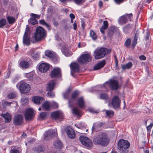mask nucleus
<instances>
[{
    "mask_svg": "<svg viewBox=\"0 0 153 153\" xmlns=\"http://www.w3.org/2000/svg\"><path fill=\"white\" fill-rule=\"evenodd\" d=\"M77 105L81 109L85 108V102L83 97H80L77 99Z\"/></svg>",
    "mask_w": 153,
    "mask_h": 153,
    "instance_id": "22",
    "label": "nucleus"
},
{
    "mask_svg": "<svg viewBox=\"0 0 153 153\" xmlns=\"http://www.w3.org/2000/svg\"><path fill=\"white\" fill-rule=\"evenodd\" d=\"M8 97L10 99H14L16 97V95L15 94L11 93L8 95Z\"/></svg>",
    "mask_w": 153,
    "mask_h": 153,
    "instance_id": "52",
    "label": "nucleus"
},
{
    "mask_svg": "<svg viewBox=\"0 0 153 153\" xmlns=\"http://www.w3.org/2000/svg\"><path fill=\"white\" fill-rule=\"evenodd\" d=\"M120 100L117 96H114L112 100V105L114 108H118L120 106Z\"/></svg>",
    "mask_w": 153,
    "mask_h": 153,
    "instance_id": "15",
    "label": "nucleus"
},
{
    "mask_svg": "<svg viewBox=\"0 0 153 153\" xmlns=\"http://www.w3.org/2000/svg\"><path fill=\"white\" fill-rule=\"evenodd\" d=\"M47 116V114L46 112H41L40 114V117L42 119H45Z\"/></svg>",
    "mask_w": 153,
    "mask_h": 153,
    "instance_id": "48",
    "label": "nucleus"
},
{
    "mask_svg": "<svg viewBox=\"0 0 153 153\" xmlns=\"http://www.w3.org/2000/svg\"><path fill=\"white\" fill-rule=\"evenodd\" d=\"M65 130L69 137L71 139L75 137L76 134L74 130L71 126H67L65 128Z\"/></svg>",
    "mask_w": 153,
    "mask_h": 153,
    "instance_id": "13",
    "label": "nucleus"
},
{
    "mask_svg": "<svg viewBox=\"0 0 153 153\" xmlns=\"http://www.w3.org/2000/svg\"><path fill=\"white\" fill-rule=\"evenodd\" d=\"M123 0H115L116 3L117 4H120Z\"/></svg>",
    "mask_w": 153,
    "mask_h": 153,
    "instance_id": "62",
    "label": "nucleus"
},
{
    "mask_svg": "<svg viewBox=\"0 0 153 153\" xmlns=\"http://www.w3.org/2000/svg\"><path fill=\"white\" fill-rule=\"evenodd\" d=\"M55 85V82L52 80L50 81L47 85V90H53Z\"/></svg>",
    "mask_w": 153,
    "mask_h": 153,
    "instance_id": "28",
    "label": "nucleus"
},
{
    "mask_svg": "<svg viewBox=\"0 0 153 153\" xmlns=\"http://www.w3.org/2000/svg\"><path fill=\"white\" fill-rule=\"evenodd\" d=\"M105 124V123L104 122H100L99 123H94L93 124L92 129L93 130L94 129H96L98 128H100L104 125Z\"/></svg>",
    "mask_w": 153,
    "mask_h": 153,
    "instance_id": "29",
    "label": "nucleus"
},
{
    "mask_svg": "<svg viewBox=\"0 0 153 153\" xmlns=\"http://www.w3.org/2000/svg\"><path fill=\"white\" fill-rule=\"evenodd\" d=\"M23 117L22 115L16 114L14 117L13 123L15 125L20 126L22 123Z\"/></svg>",
    "mask_w": 153,
    "mask_h": 153,
    "instance_id": "12",
    "label": "nucleus"
},
{
    "mask_svg": "<svg viewBox=\"0 0 153 153\" xmlns=\"http://www.w3.org/2000/svg\"><path fill=\"white\" fill-rule=\"evenodd\" d=\"M105 64V60H103L101 62H99L97 64L94 65V70H98L102 68Z\"/></svg>",
    "mask_w": 153,
    "mask_h": 153,
    "instance_id": "24",
    "label": "nucleus"
},
{
    "mask_svg": "<svg viewBox=\"0 0 153 153\" xmlns=\"http://www.w3.org/2000/svg\"><path fill=\"white\" fill-rule=\"evenodd\" d=\"M137 39L134 38L132 41V46L134 47L136 45L137 43Z\"/></svg>",
    "mask_w": 153,
    "mask_h": 153,
    "instance_id": "54",
    "label": "nucleus"
},
{
    "mask_svg": "<svg viewBox=\"0 0 153 153\" xmlns=\"http://www.w3.org/2000/svg\"><path fill=\"white\" fill-rule=\"evenodd\" d=\"M40 24L45 25L48 28H50V26L44 20H41L39 21Z\"/></svg>",
    "mask_w": 153,
    "mask_h": 153,
    "instance_id": "46",
    "label": "nucleus"
},
{
    "mask_svg": "<svg viewBox=\"0 0 153 153\" xmlns=\"http://www.w3.org/2000/svg\"><path fill=\"white\" fill-rule=\"evenodd\" d=\"M16 87L17 88L19 87L20 91L24 93H28L30 89L29 85L25 82H20L18 83Z\"/></svg>",
    "mask_w": 153,
    "mask_h": 153,
    "instance_id": "7",
    "label": "nucleus"
},
{
    "mask_svg": "<svg viewBox=\"0 0 153 153\" xmlns=\"http://www.w3.org/2000/svg\"><path fill=\"white\" fill-rule=\"evenodd\" d=\"M33 111L32 109L29 108L26 110L25 114V117L26 120H31L33 118Z\"/></svg>",
    "mask_w": 153,
    "mask_h": 153,
    "instance_id": "16",
    "label": "nucleus"
},
{
    "mask_svg": "<svg viewBox=\"0 0 153 153\" xmlns=\"http://www.w3.org/2000/svg\"><path fill=\"white\" fill-rule=\"evenodd\" d=\"M139 59L140 60H144L146 59V57L144 55H141L139 56Z\"/></svg>",
    "mask_w": 153,
    "mask_h": 153,
    "instance_id": "57",
    "label": "nucleus"
},
{
    "mask_svg": "<svg viewBox=\"0 0 153 153\" xmlns=\"http://www.w3.org/2000/svg\"><path fill=\"white\" fill-rule=\"evenodd\" d=\"M21 102L23 105L25 104L28 102V99L27 97H24L22 98Z\"/></svg>",
    "mask_w": 153,
    "mask_h": 153,
    "instance_id": "47",
    "label": "nucleus"
},
{
    "mask_svg": "<svg viewBox=\"0 0 153 153\" xmlns=\"http://www.w3.org/2000/svg\"><path fill=\"white\" fill-rule=\"evenodd\" d=\"M44 99L40 97L35 96L32 99V101L35 103L39 104L42 102Z\"/></svg>",
    "mask_w": 153,
    "mask_h": 153,
    "instance_id": "25",
    "label": "nucleus"
},
{
    "mask_svg": "<svg viewBox=\"0 0 153 153\" xmlns=\"http://www.w3.org/2000/svg\"><path fill=\"white\" fill-rule=\"evenodd\" d=\"M117 29V28L115 26L110 27L108 30L107 36L111 38L113 35L115 31Z\"/></svg>",
    "mask_w": 153,
    "mask_h": 153,
    "instance_id": "23",
    "label": "nucleus"
},
{
    "mask_svg": "<svg viewBox=\"0 0 153 153\" xmlns=\"http://www.w3.org/2000/svg\"><path fill=\"white\" fill-rule=\"evenodd\" d=\"M91 60V58L89 54H84L81 55L78 61L79 63L83 64L90 62Z\"/></svg>",
    "mask_w": 153,
    "mask_h": 153,
    "instance_id": "9",
    "label": "nucleus"
},
{
    "mask_svg": "<svg viewBox=\"0 0 153 153\" xmlns=\"http://www.w3.org/2000/svg\"><path fill=\"white\" fill-rule=\"evenodd\" d=\"M42 107L45 110H49L50 108L49 102H44Z\"/></svg>",
    "mask_w": 153,
    "mask_h": 153,
    "instance_id": "38",
    "label": "nucleus"
},
{
    "mask_svg": "<svg viewBox=\"0 0 153 153\" xmlns=\"http://www.w3.org/2000/svg\"><path fill=\"white\" fill-rule=\"evenodd\" d=\"M115 65L116 68L117 67L118 61L117 59L116 56H115Z\"/></svg>",
    "mask_w": 153,
    "mask_h": 153,
    "instance_id": "60",
    "label": "nucleus"
},
{
    "mask_svg": "<svg viewBox=\"0 0 153 153\" xmlns=\"http://www.w3.org/2000/svg\"><path fill=\"white\" fill-rule=\"evenodd\" d=\"M79 140L83 145L87 147L91 148L93 146L91 140L88 137L80 136L79 137Z\"/></svg>",
    "mask_w": 153,
    "mask_h": 153,
    "instance_id": "8",
    "label": "nucleus"
},
{
    "mask_svg": "<svg viewBox=\"0 0 153 153\" xmlns=\"http://www.w3.org/2000/svg\"><path fill=\"white\" fill-rule=\"evenodd\" d=\"M6 24V21L4 19H2L0 20V28L2 27Z\"/></svg>",
    "mask_w": 153,
    "mask_h": 153,
    "instance_id": "45",
    "label": "nucleus"
},
{
    "mask_svg": "<svg viewBox=\"0 0 153 153\" xmlns=\"http://www.w3.org/2000/svg\"><path fill=\"white\" fill-rule=\"evenodd\" d=\"M53 146L57 149H61L63 146L62 142L59 140H57L53 142Z\"/></svg>",
    "mask_w": 153,
    "mask_h": 153,
    "instance_id": "27",
    "label": "nucleus"
},
{
    "mask_svg": "<svg viewBox=\"0 0 153 153\" xmlns=\"http://www.w3.org/2000/svg\"><path fill=\"white\" fill-rule=\"evenodd\" d=\"M108 50L105 48H101L99 49L97 48L94 51V58L96 59L102 58L108 54Z\"/></svg>",
    "mask_w": 153,
    "mask_h": 153,
    "instance_id": "4",
    "label": "nucleus"
},
{
    "mask_svg": "<svg viewBox=\"0 0 153 153\" xmlns=\"http://www.w3.org/2000/svg\"><path fill=\"white\" fill-rule=\"evenodd\" d=\"M45 54L46 56L52 59L54 58L55 57V53L50 50H48L45 51Z\"/></svg>",
    "mask_w": 153,
    "mask_h": 153,
    "instance_id": "33",
    "label": "nucleus"
},
{
    "mask_svg": "<svg viewBox=\"0 0 153 153\" xmlns=\"http://www.w3.org/2000/svg\"><path fill=\"white\" fill-rule=\"evenodd\" d=\"M30 51L31 53V55L33 59H36L39 58V55L37 53H33V51L32 50L31 51Z\"/></svg>",
    "mask_w": 153,
    "mask_h": 153,
    "instance_id": "43",
    "label": "nucleus"
},
{
    "mask_svg": "<svg viewBox=\"0 0 153 153\" xmlns=\"http://www.w3.org/2000/svg\"><path fill=\"white\" fill-rule=\"evenodd\" d=\"M10 153H19V151L17 149H13L10 150Z\"/></svg>",
    "mask_w": 153,
    "mask_h": 153,
    "instance_id": "53",
    "label": "nucleus"
},
{
    "mask_svg": "<svg viewBox=\"0 0 153 153\" xmlns=\"http://www.w3.org/2000/svg\"><path fill=\"white\" fill-rule=\"evenodd\" d=\"M62 51L64 54L67 56H68L71 55V54L68 53L67 49H65L64 50H63L62 49Z\"/></svg>",
    "mask_w": 153,
    "mask_h": 153,
    "instance_id": "50",
    "label": "nucleus"
},
{
    "mask_svg": "<svg viewBox=\"0 0 153 153\" xmlns=\"http://www.w3.org/2000/svg\"><path fill=\"white\" fill-rule=\"evenodd\" d=\"M33 150L35 152L39 153L44 152L45 150V149L44 147L39 146L36 148H33Z\"/></svg>",
    "mask_w": 153,
    "mask_h": 153,
    "instance_id": "31",
    "label": "nucleus"
},
{
    "mask_svg": "<svg viewBox=\"0 0 153 153\" xmlns=\"http://www.w3.org/2000/svg\"><path fill=\"white\" fill-rule=\"evenodd\" d=\"M3 3L4 4L6 5H7L9 1L8 0H3Z\"/></svg>",
    "mask_w": 153,
    "mask_h": 153,
    "instance_id": "63",
    "label": "nucleus"
},
{
    "mask_svg": "<svg viewBox=\"0 0 153 153\" xmlns=\"http://www.w3.org/2000/svg\"><path fill=\"white\" fill-rule=\"evenodd\" d=\"M48 91V96L50 98H53L55 96V93L53 90H47Z\"/></svg>",
    "mask_w": 153,
    "mask_h": 153,
    "instance_id": "42",
    "label": "nucleus"
},
{
    "mask_svg": "<svg viewBox=\"0 0 153 153\" xmlns=\"http://www.w3.org/2000/svg\"><path fill=\"white\" fill-rule=\"evenodd\" d=\"M46 32L45 30L42 27H37L36 30L34 35L35 39L37 41H39L46 36Z\"/></svg>",
    "mask_w": 153,
    "mask_h": 153,
    "instance_id": "3",
    "label": "nucleus"
},
{
    "mask_svg": "<svg viewBox=\"0 0 153 153\" xmlns=\"http://www.w3.org/2000/svg\"><path fill=\"white\" fill-rule=\"evenodd\" d=\"M108 85L113 90H116L118 88V82L114 79H110L103 84V87L107 88Z\"/></svg>",
    "mask_w": 153,
    "mask_h": 153,
    "instance_id": "6",
    "label": "nucleus"
},
{
    "mask_svg": "<svg viewBox=\"0 0 153 153\" xmlns=\"http://www.w3.org/2000/svg\"><path fill=\"white\" fill-rule=\"evenodd\" d=\"M108 24L107 21H104L103 22V25L100 28V32L103 34L105 33V30H106L108 28Z\"/></svg>",
    "mask_w": 153,
    "mask_h": 153,
    "instance_id": "26",
    "label": "nucleus"
},
{
    "mask_svg": "<svg viewBox=\"0 0 153 153\" xmlns=\"http://www.w3.org/2000/svg\"><path fill=\"white\" fill-rule=\"evenodd\" d=\"M72 90V88L71 87H69L64 93L63 94L64 98L65 99H68L69 97L71 91Z\"/></svg>",
    "mask_w": 153,
    "mask_h": 153,
    "instance_id": "32",
    "label": "nucleus"
},
{
    "mask_svg": "<svg viewBox=\"0 0 153 153\" xmlns=\"http://www.w3.org/2000/svg\"><path fill=\"white\" fill-rule=\"evenodd\" d=\"M71 69V74L73 76L75 77L76 74H74V73L76 72V63L72 62L70 65Z\"/></svg>",
    "mask_w": 153,
    "mask_h": 153,
    "instance_id": "20",
    "label": "nucleus"
},
{
    "mask_svg": "<svg viewBox=\"0 0 153 153\" xmlns=\"http://www.w3.org/2000/svg\"><path fill=\"white\" fill-rule=\"evenodd\" d=\"M100 98L101 99L106 100L108 99V96L105 93H102L100 94Z\"/></svg>",
    "mask_w": 153,
    "mask_h": 153,
    "instance_id": "44",
    "label": "nucleus"
},
{
    "mask_svg": "<svg viewBox=\"0 0 153 153\" xmlns=\"http://www.w3.org/2000/svg\"><path fill=\"white\" fill-rule=\"evenodd\" d=\"M81 25L83 29L85 27V24L84 23V22L83 21H81Z\"/></svg>",
    "mask_w": 153,
    "mask_h": 153,
    "instance_id": "64",
    "label": "nucleus"
},
{
    "mask_svg": "<svg viewBox=\"0 0 153 153\" xmlns=\"http://www.w3.org/2000/svg\"><path fill=\"white\" fill-rule=\"evenodd\" d=\"M82 115V111L77 108V118L81 117Z\"/></svg>",
    "mask_w": 153,
    "mask_h": 153,
    "instance_id": "51",
    "label": "nucleus"
},
{
    "mask_svg": "<svg viewBox=\"0 0 153 153\" xmlns=\"http://www.w3.org/2000/svg\"><path fill=\"white\" fill-rule=\"evenodd\" d=\"M132 66V63L131 62H129L128 63L122 65V68L123 70L126 69H128L130 68Z\"/></svg>",
    "mask_w": 153,
    "mask_h": 153,
    "instance_id": "36",
    "label": "nucleus"
},
{
    "mask_svg": "<svg viewBox=\"0 0 153 153\" xmlns=\"http://www.w3.org/2000/svg\"><path fill=\"white\" fill-rule=\"evenodd\" d=\"M85 1V0H77V5H80Z\"/></svg>",
    "mask_w": 153,
    "mask_h": 153,
    "instance_id": "55",
    "label": "nucleus"
},
{
    "mask_svg": "<svg viewBox=\"0 0 153 153\" xmlns=\"http://www.w3.org/2000/svg\"><path fill=\"white\" fill-rule=\"evenodd\" d=\"M131 40L130 38L127 39L125 41L124 46L127 48H129L130 47Z\"/></svg>",
    "mask_w": 153,
    "mask_h": 153,
    "instance_id": "39",
    "label": "nucleus"
},
{
    "mask_svg": "<svg viewBox=\"0 0 153 153\" xmlns=\"http://www.w3.org/2000/svg\"><path fill=\"white\" fill-rule=\"evenodd\" d=\"M114 111L112 110H105V114L107 116L109 117H111L114 115Z\"/></svg>",
    "mask_w": 153,
    "mask_h": 153,
    "instance_id": "41",
    "label": "nucleus"
},
{
    "mask_svg": "<svg viewBox=\"0 0 153 153\" xmlns=\"http://www.w3.org/2000/svg\"><path fill=\"white\" fill-rule=\"evenodd\" d=\"M110 139L107 134L105 133L101 132L94 137L93 143L96 145H100L103 147L106 146L109 143Z\"/></svg>",
    "mask_w": 153,
    "mask_h": 153,
    "instance_id": "1",
    "label": "nucleus"
},
{
    "mask_svg": "<svg viewBox=\"0 0 153 153\" xmlns=\"http://www.w3.org/2000/svg\"><path fill=\"white\" fill-rule=\"evenodd\" d=\"M30 31L29 28L27 25L26 26V30H25L24 36H29L28 34L29 33Z\"/></svg>",
    "mask_w": 153,
    "mask_h": 153,
    "instance_id": "49",
    "label": "nucleus"
},
{
    "mask_svg": "<svg viewBox=\"0 0 153 153\" xmlns=\"http://www.w3.org/2000/svg\"><path fill=\"white\" fill-rule=\"evenodd\" d=\"M49 65L48 64L42 63L39 66V71L42 72H46L49 68Z\"/></svg>",
    "mask_w": 153,
    "mask_h": 153,
    "instance_id": "18",
    "label": "nucleus"
},
{
    "mask_svg": "<svg viewBox=\"0 0 153 153\" xmlns=\"http://www.w3.org/2000/svg\"><path fill=\"white\" fill-rule=\"evenodd\" d=\"M132 16V13L126 14L120 17L118 20L119 23L122 25L126 23L128 21V19H130Z\"/></svg>",
    "mask_w": 153,
    "mask_h": 153,
    "instance_id": "10",
    "label": "nucleus"
},
{
    "mask_svg": "<svg viewBox=\"0 0 153 153\" xmlns=\"http://www.w3.org/2000/svg\"><path fill=\"white\" fill-rule=\"evenodd\" d=\"M23 42L24 45H30V39L29 36H23Z\"/></svg>",
    "mask_w": 153,
    "mask_h": 153,
    "instance_id": "35",
    "label": "nucleus"
},
{
    "mask_svg": "<svg viewBox=\"0 0 153 153\" xmlns=\"http://www.w3.org/2000/svg\"><path fill=\"white\" fill-rule=\"evenodd\" d=\"M31 15L32 16V17L30 18V23L33 25H35L37 24L38 22L36 19V18L37 19H39L40 16L33 13H31Z\"/></svg>",
    "mask_w": 153,
    "mask_h": 153,
    "instance_id": "19",
    "label": "nucleus"
},
{
    "mask_svg": "<svg viewBox=\"0 0 153 153\" xmlns=\"http://www.w3.org/2000/svg\"><path fill=\"white\" fill-rule=\"evenodd\" d=\"M153 126V124L151 123L149 125L147 126V129L148 131H149L151 130L152 126Z\"/></svg>",
    "mask_w": 153,
    "mask_h": 153,
    "instance_id": "58",
    "label": "nucleus"
},
{
    "mask_svg": "<svg viewBox=\"0 0 153 153\" xmlns=\"http://www.w3.org/2000/svg\"><path fill=\"white\" fill-rule=\"evenodd\" d=\"M76 97V91H75L71 95V98L69 100V106L71 108L72 113L73 115L75 116L76 115V102L73 104L72 102L73 101Z\"/></svg>",
    "mask_w": 153,
    "mask_h": 153,
    "instance_id": "5",
    "label": "nucleus"
},
{
    "mask_svg": "<svg viewBox=\"0 0 153 153\" xmlns=\"http://www.w3.org/2000/svg\"><path fill=\"white\" fill-rule=\"evenodd\" d=\"M130 146V143L127 141L121 139L118 143L117 149L120 153H126Z\"/></svg>",
    "mask_w": 153,
    "mask_h": 153,
    "instance_id": "2",
    "label": "nucleus"
},
{
    "mask_svg": "<svg viewBox=\"0 0 153 153\" xmlns=\"http://www.w3.org/2000/svg\"><path fill=\"white\" fill-rule=\"evenodd\" d=\"M132 25L128 24L123 27V30L125 34H128L131 32Z\"/></svg>",
    "mask_w": 153,
    "mask_h": 153,
    "instance_id": "21",
    "label": "nucleus"
},
{
    "mask_svg": "<svg viewBox=\"0 0 153 153\" xmlns=\"http://www.w3.org/2000/svg\"><path fill=\"white\" fill-rule=\"evenodd\" d=\"M70 17L71 19H74L75 18V16L73 13H71L70 14Z\"/></svg>",
    "mask_w": 153,
    "mask_h": 153,
    "instance_id": "61",
    "label": "nucleus"
},
{
    "mask_svg": "<svg viewBox=\"0 0 153 153\" xmlns=\"http://www.w3.org/2000/svg\"><path fill=\"white\" fill-rule=\"evenodd\" d=\"M7 19L9 23L10 24H13L16 21L15 18L10 16H8Z\"/></svg>",
    "mask_w": 153,
    "mask_h": 153,
    "instance_id": "37",
    "label": "nucleus"
},
{
    "mask_svg": "<svg viewBox=\"0 0 153 153\" xmlns=\"http://www.w3.org/2000/svg\"><path fill=\"white\" fill-rule=\"evenodd\" d=\"M90 36L92 38V39L94 40H95L97 39V36L96 33L92 30L90 31Z\"/></svg>",
    "mask_w": 153,
    "mask_h": 153,
    "instance_id": "40",
    "label": "nucleus"
},
{
    "mask_svg": "<svg viewBox=\"0 0 153 153\" xmlns=\"http://www.w3.org/2000/svg\"><path fill=\"white\" fill-rule=\"evenodd\" d=\"M20 66L24 68H27L29 66L30 64L27 61H22L20 63Z\"/></svg>",
    "mask_w": 153,
    "mask_h": 153,
    "instance_id": "34",
    "label": "nucleus"
},
{
    "mask_svg": "<svg viewBox=\"0 0 153 153\" xmlns=\"http://www.w3.org/2000/svg\"><path fill=\"white\" fill-rule=\"evenodd\" d=\"M51 116L55 119H61L63 118V114L60 111H57L52 112Z\"/></svg>",
    "mask_w": 153,
    "mask_h": 153,
    "instance_id": "17",
    "label": "nucleus"
},
{
    "mask_svg": "<svg viewBox=\"0 0 153 153\" xmlns=\"http://www.w3.org/2000/svg\"><path fill=\"white\" fill-rule=\"evenodd\" d=\"M57 134L56 132L52 129L48 130L46 132L44 135V139L46 140H48L51 138L53 136Z\"/></svg>",
    "mask_w": 153,
    "mask_h": 153,
    "instance_id": "14",
    "label": "nucleus"
},
{
    "mask_svg": "<svg viewBox=\"0 0 153 153\" xmlns=\"http://www.w3.org/2000/svg\"><path fill=\"white\" fill-rule=\"evenodd\" d=\"M51 76L53 78H58L61 77V70L59 68H54L51 73Z\"/></svg>",
    "mask_w": 153,
    "mask_h": 153,
    "instance_id": "11",
    "label": "nucleus"
},
{
    "mask_svg": "<svg viewBox=\"0 0 153 153\" xmlns=\"http://www.w3.org/2000/svg\"><path fill=\"white\" fill-rule=\"evenodd\" d=\"M150 36V34L148 32H146V36L145 40H147L149 39V38Z\"/></svg>",
    "mask_w": 153,
    "mask_h": 153,
    "instance_id": "56",
    "label": "nucleus"
},
{
    "mask_svg": "<svg viewBox=\"0 0 153 153\" xmlns=\"http://www.w3.org/2000/svg\"><path fill=\"white\" fill-rule=\"evenodd\" d=\"M139 36V32L137 30L136 32L134 38L137 39V38Z\"/></svg>",
    "mask_w": 153,
    "mask_h": 153,
    "instance_id": "59",
    "label": "nucleus"
},
{
    "mask_svg": "<svg viewBox=\"0 0 153 153\" xmlns=\"http://www.w3.org/2000/svg\"><path fill=\"white\" fill-rule=\"evenodd\" d=\"M1 116L5 119V122L6 123L9 122L11 120V117L10 115L8 113L5 114H2Z\"/></svg>",
    "mask_w": 153,
    "mask_h": 153,
    "instance_id": "30",
    "label": "nucleus"
}]
</instances>
